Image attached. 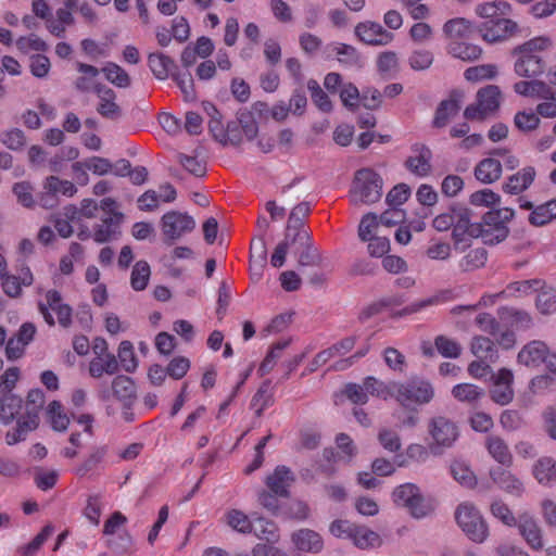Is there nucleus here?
<instances>
[{
    "instance_id": "nucleus-14",
    "label": "nucleus",
    "mask_w": 556,
    "mask_h": 556,
    "mask_svg": "<svg viewBox=\"0 0 556 556\" xmlns=\"http://www.w3.org/2000/svg\"><path fill=\"white\" fill-rule=\"evenodd\" d=\"M291 243H298L300 251L298 262L301 266H319L321 263V256L318 250L313 245L311 236L305 228L298 229L293 233Z\"/></svg>"
},
{
    "instance_id": "nucleus-35",
    "label": "nucleus",
    "mask_w": 556,
    "mask_h": 556,
    "mask_svg": "<svg viewBox=\"0 0 556 556\" xmlns=\"http://www.w3.org/2000/svg\"><path fill=\"white\" fill-rule=\"evenodd\" d=\"M533 476L540 484L556 482V462L551 457H541L533 467Z\"/></svg>"
},
{
    "instance_id": "nucleus-45",
    "label": "nucleus",
    "mask_w": 556,
    "mask_h": 556,
    "mask_svg": "<svg viewBox=\"0 0 556 556\" xmlns=\"http://www.w3.org/2000/svg\"><path fill=\"white\" fill-rule=\"evenodd\" d=\"M151 270L146 261H138L131 270L130 285L136 291H142L147 288L150 279Z\"/></svg>"
},
{
    "instance_id": "nucleus-17",
    "label": "nucleus",
    "mask_w": 556,
    "mask_h": 556,
    "mask_svg": "<svg viewBox=\"0 0 556 556\" xmlns=\"http://www.w3.org/2000/svg\"><path fill=\"white\" fill-rule=\"evenodd\" d=\"M536 177V170L533 166H525L517 173L507 177L502 189L505 193L511 195L521 194L528 190Z\"/></svg>"
},
{
    "instance_id": "nucleus-11",
    "label": "nucleus",
    "mask_w": 556,
    "mask_h": 556,
    "mask_svg": "<svg viewBox=\"0 0 556 556\" xmlns=\"http://www.w3.org/2000/svg\"><path fill=\"white\" fill-rule=\"evenodd\" d=\"M453 222L452 238L456 247L466 242L468 238H479V235H482L480 226L471 222L470 211L466 207L454 208Z\"/></svg>"
},
{
    "instance_id": "nucleus-29",
    "label": "nucleus",
    "mask_w": 556,
    "mask_h": 556,
    "mask_svg": "<svg viewBox=\"0 0 556 556\" xmlns=\"http://www.w3.org/2000/svg\"><path fill=\"white\" fill-rule=\"evenodd\" d=\"M445 36L452 40L468 39L473 33L471 23L463 17H456L447 21L443 26Z\"/></svg>"
},
{
    "instance_id": "nucleus-23",
    "label": "nucleus",
    "mask_w": 556,
    "mask_h": 556,
    "mask_svg": "<svg viewBox=\"0 0 556 556\" xmlns=\"http://www.w3.org/2000/svg\"><path fill=\"white\" fill-rule=\"evenodd\" d=\"M546 354L547 348L543 342L532 341L521 349L517 359L527 367H536L545 361Z\"/></svg>"
},
{
    "instance_id": "nucleus-21",
    "label": "nucleus",
    "mask_w": 556,
    "mask_h": 556,
    "mask_svg": "<svg viewBox=\"0 0 556 556\" xmlns=\"http://www.w3.org/2000/svg\"><path fill=\"white\" fill-rule=\"evenodd\" d=\"M520 56L515 63V72L521 77H534L541 75L545 68V62L539 54L517 52Z\"/></svg>"
},
{
    "instance_id": "nucleus-33",
    "label": "nucleus",
    "mask_w": 556,
    "mask_h": 556,
    "mask_svg": "<svg viewBox=\"0 0 556 556\" xmlns=\"http://www.w3.org/2000/svg\"><path fill=\"white\" fill-rule=\"evenodd\" d=\"M46 301L38 303V309L42 315L45 321L49 326H54L55 320L51 312L56 313L59 307L64 303L62 302V295L58 290H48L45 295Z\"/></svg>"
},
{
    "instance_id": "nucleus-55",
    "label": "nucleus",
    "mask_w": 556,
    "mask_h": 556,
    "mask_svg": "<svg viewBox=\"0 0 556 556\" xmlns=\"http://www.w3.org/2000/svg\"><path fill=\"white\" fill-rule=\"evenodd\" d=\"M53 532L54 527L52 525H46L28 544L21 546L18 552L24 556H34Z\"/></svg>"
},
{
    "instance_id": "nucleus-7",
    "label": "nucleus",
    "mask_w": 556,
    "mask_h": 556,
    "mask_svg": "<svg viewBox=\"0 0 556 556\" xmlns=\"http://www.w3.org/2000/svg\"><path fill=\"white\" fill-rule=\"evenodd\" d=\"M393 501L396 505L406 507L415 518L426 517L431 510V505L421 496L419 489L414 483H404L393 491Z\"/></svg>"
},
{
    "instance_id": "nucleus-4",
    "label": "nucleus",
    "mask_w": 556,
    "mask_h": 556,
    "mask_svg": "<svg viewBox=\"0 0 556 556\" xmlns=\"http://www.w3.org/2000/svg\"><path fill=\"white\" fill-rule=\"evenodd\" d=\"M102 216L100 223L93 227L92 238L98 243H105L121 235L123 213L117 211V203L112 198H104L100 202Z\"/></svg>"
},
{
    "instance_id": "nucleus-59",
    "label": "nucleus",
    "mask_w": 556,
    "mask_h": 556,
    "mask_svg": "<svg viewBox=\"0 0 556 556\" xmlns=\"http://www.w3.org/2000/svg\"><path fill=\"white\" fill-rule=\"evenodd\" d=\"M386 365L393 371L403 374L406 369V357L395 348H386L382 352Z\"/></svg>"
},
{
    "instance_id": "nucleus-41",
    "label": "nucleus",
    "mask_w": 556,
    "mask_h": 556,
    "mask_svg": "<svg viewBox=\"0 0 556 556\" xmlns=\"http://www.w3.org/2000/svg\"><path fill=\"white\" fill-rule=\"evenodd\" d=\"M351 540L359 548H368L379 546L381 543L377 532L364 527L355 525Z\"/></svg>"
},
{
    "instance_id": "nucleus-31",
    "label": "nucleus",
    "mask_w": 556,
    "mask_h": 556,
    "mask_svg": "<svg viewBox=\"0 0 556 556\" xmlns=\"http://www.w3.org/2000/svg\"><path fill=\"white\" fill-rule=\"evenodd\" d=\"M471 353L479 359L496 362L498 354L495 343L482 336H476L470 344Z\"/></svg>"
},
{
    "instance_id": "nucleus-47",
    "label": "nucleus",
    "mask_w": 556,
    "mask_h": 556,
    "mask_svg": "<svg viewBox=\"0 0 556 556\" xmlns=\"http://www.w3.org/2000/svg\"><path fill=\"white\" fill-rule=\"evenodd\" d=\"M328 49L336 54L340 63L346 65H354L358 63L359 55L353 46L342 42H333L328 46Z\"/></svg>"
},
{
    "instance_id": "nucleus-12",
    "label": "nucleus",
    "mask_w": 556,
    "mask_h": 556,
    "mask_svg": "<svg viewBox=\"0 0 556 556\" xmlns=\"http://www.w3.org/2000/svg\"><path fill=\"white\" fill-rule=\"evenodd\" d=\"M517 24L509 18L484 21L479 26V33L486 42L504 41L517 31Z\"/></svg>"
},
{
    "instance_id": "nucleus-56",
    "label": "nucleus",
    "mask_w": 556,
    "mask_h": 556,
    "mask_svg": "<svg viewBox=\"0 0 556 556\" xmlns=\"http://www.w3.org/2000/svg\"><path fill=\"white\" fill-rule=\"evenodd\" d=\"M497 75V67L494 64H481L468 67L464 77L468 81L477 83L484 79H492Z\"/></svg>"
},
{
    "instance_id": "nucleus-10",
    "label": "nucleus",
    "mask_w": 556,
    "mask_h": 556,
    "mask_svg": "<svg viewBox=\"0 0 556 556\" xmlns=\"http://www.w3.org/2000/svg\"><path fill=\"white\" fill-rule=\"evenodd\" d=\"M76 192L77 188L72 181L49 176L43 182V192L39 197V202L42 207L51 208L58 204V194L73 197Z\"/></svg>"
},
{
    "instance_id": "nucleus-57",
    "label": "nucleus",
    "mask_w": 556,
    "mask_h": 556,
    "mask_svg": "<svg viewBox=\"0 0 556 556\" xmlns=\"http://www.w3.org/2000/svg\"><path fill=\"white\" fill-rule=\"evenodd\" d=\"M501 315L509 321L510 326L517 329H528L532 325L530 314L522 309L503 308Z\"/></svg>"
},
{
    "instance_id": "nucleus-30",
    "label": "nucleus",
    "mask_w": 556,
    "mask_h": 556,
    "mask_svg": "<svg viewBox=\"0 0 556 556\" xmlns=\"http://www.w3.org/2000/svg\"><path fill=\"white\" fill-rule=\"evenodd\" d=\"M112 390L114 395L127 406L136 399V384L127 376L119 375L115 377L112 381Z\"/></svg>"
},
{
    "instance_id": "nucleus-60",
    "label": "nucleus",
    "mask_w": 556,
    "mask_h": 556,
    "mask_svg": "<svg viewBox=\"0 0 556 556\" xmlns=\"http://www.w3.org/2000/svg\"><path fill=\"white\" fill-rule=\"evenodd\" d=\"M434 345L443 357L457 358L462 353V346L456 340L442 334L434 339Z\"/></svg>"
},
{
    "instance_id": "nucleus-62",
    "label": "nucleus",
    "mask_w": 556,
    "mask_h": 556,
    "mask_svg": "<svg viewBox=\"0 0 556 556\" xmlns=\"http://www.w3.org/2000/svg\"><path fill=\"white\" fill-rule=\"evenodd\" d=\"M380 224V218L378 219L376 214L368 213L364 215L358 226V238L363 242H366L368 239H371L372 237L376 236L377 229Z\"/></svg>"
},
{
    "instance_id": "nucleus-49",
    "label": "nucleus",
    "mask_w": 556,
    "mask_h": 556,
    "mask_svg": "<svg viewBox=\"0 0 556 556\" xmlns=\"http://www.w3.org/2000/svg\"><path fill=\"white\" fill-rule=\"evenodd\" d=\"M76 67L77 71L83 74L75 81L76 89L83 92L89 91L92 87L93 79L100 73L99 70L93 65L85 64L81 62H77Z\"/></svg>"
},
{
    "instance_id": "nucleus-42",
    "label": "nucleus",
    "mask_w": 556,
    "mask_h": 556,
    "mask_svg": "<svg viewBox=\"0 0 556 556\" xmlns=\"http://www.w3.org/2000/svg\"><path fill=\"white\" fill-rule=\"evenodd\" d=\"M364 386L368 394L383 400L393 399V381L386 383L376 377L368 376L364 379Z\"/></svg>"
},
{
    "instance_id": "nucleus-5",
    "label": "nucleus",
    "mask_w": 556,
    "mask_h": 556,
    "mask_svg": "<svg viewBox=\"0 0 556 556\" xmlns=\"http://www.w3.org/2000/svg\"><path fill=\"white\" fill-rule=\"evenodd\" d=\"M455 519L471 541L482 543L488 539V525L473 504L469 502L459 504L455 511Z\"/></svg>"
},
{
    "instance_id": "nucleus-39",
    "label": "nucleus",
    "mask_w": 556,
    "mask_h": 556,
    "mask_svg": "<svg viewBox=\"0 0 556 556\" xmlns=\"http://www.w3.org/2000/svg\"><path fill=\"white\" fill-rule=\"evenodd\" d=\"M486 448L490 455L502 465H510L513 457L507 444L503 439L496 435H490L486 439Z\"/></svg>"
},
{
    "instance_id": "nucleus-25",
    "label": "nucleus",
    "mask_w": 556,
    "mask_h": 556,
    "mask_svg": "<svg viewBox=\"0 0 556 556\" xmlns=\"http://www.w3.org/2000/svg\"><path fill=\"white\" fill-rule=\"evenodd\" d=\"M503 172L502 163L493 157L481 160L475 167V177L482 184H492L500 179Z\"/></svg>"
},
{
    "instance_id": "nucleus-61",
    "label": "nucleus",
    "mask_w": 556,
    "mask_h": 556,
    "mask_svg": "<svg viewBox=\"0 0 556 556\" xmlns=\"http://www.w3.org/2000/svg\"><path fill=\"white\" fill-rule=\"evenodd\" d=\"M459 110L457 100L447 99L440 103L434 116V125L443 127L446 125L451 116L455 115Z\"/></svg>"
},
{
    "instance_id": "nucleus-38",
    "label": "nucleus",
    "mask_w": 556,
    "mask_h": 556,
    "mask_svg": "<svg viewBox=\"0 0 556 556\" xmlns=\"http://www.w3.org/2000/svg\"><path fill=\"white\" fill-rule=\"evenodd\" d=\"M477 101L486 114L496 111L500 106L501 90L495 85H489L478 91Z\"/></svg>"
},
{
    "instance_id": "nucleus-18",
    "label": "nucleus",
    "mask_w": 556,
    "mask_h": 556,
    "mask_svg": "<svg viewBox=\"0 0 556 556\" xmlns=\"http://www.w3.org/2000/svg\"><path fill=\"white\" fill-rule=\"evenodd\" d=\"M23 399L13 392L0 393V421L8 426L23 415Z\"/></svg>"
},
{
    "instance_id": "nucleus-52",
    "label": "nucleus",
    "mask_w": 556,
    "mask_h": 556,
    "mask_svg": "<svg viewBox=\"0 0 556 556\" xmlns=\"http://www.w3.org/2000/svg\"><path fill=\"white\" fill-rule=\"evenodd\" d=\"M488 260V253L483 248L470 250L459 262V267L464 271H471L484 266Z\"/></svg>"
},
{
    "instance_id": "nucleus-6",
    "label": "nucleus",
    "mask_w": 556,
    "mask_h": 556,
    "mask_svg": "<svg viewBox=\"0 0 556 556\" xmlns=\"http://www.w3.org/2000/svg\"><path fill=\"white\" fill-rule=\"evenodd\" d=\"M382 178L371 168L358 169L355 174L352 198L355 203L371 204L382 195Z\"/></svg>"
},
{
    "instance_id": "nucleus-51",
    "label": "nucleus",
    "mask_w": 556,
    "mask_h": 556,
    "mask_svg": "<svg viewBox=\"0 0 556 556\" xmlns=\"http://www.w3.org/2000/svg\"><path fill=\"white\" fill-rule=\"evenodd\" d=\"M307 89L311 92L312 101L321 112L329 113L332 110L329 96L321 89L317 80L309 79L307 81Z\"/></svg>"
},
{
    "instance_id": "nucleus-58",
    "label": "nucleus",
    "mask_w": 556,
    "mask_h": 556,
    "mask_svg": "<svg viewBox=\"0 0 556 556\" xmlns=\"http://www.w3.org/2000/svg\"><path fill=\"white\" fill-rule=\"evenodd\" d=\"M15 43L18 51L24 54H27L30 51L45 52L48 50L47 42L35 34L22 36L16 39Z\"/></svg>"
},
{
    "instance_id": "nucleus-9",
    "label": "nucleus",
    "mask_w": 556,
    "mask_h": 556,
    "mask_svg": "<svg viewBox=\"0 0 556 556\" xmlns=\"http://www.w3.org/2000/svg\"><path fill=\"white\" fill-rule=\"evenodd\" d=\"M429 433L433 440L430 445L432 453L438 454L439 448L451 447L458 438V429L450 419L439 416L429 424Z\"/></svg>"
},
{
    "instance_id": "nucleus-19",
    "label": "nucleus",
    "mask_w": 556,
    "mask_h": 556,
    "mask_svg": "<svg viewBox=\"0 0 556 556\" xmlns=\"http://www.w3.org/2000/svg\"><path fill=\"white\" fill-rule=\"evenodd\" d=\"M0 280L3 292L10 298H17L22 293V286H30L34 277L29 267L23 266L18 276L7 273L0 277Z\"/></svg>"
},
{
    "instance_id": "nucleus-64",
    "label": "nucleus",
    "mask_w": 556,
    "mask_h": 556,
    "mask_svg": "<svg viewBox=\"0 0 556 556\" xmlns=\"http://www.w3.org/2000/svg\"><path fill=\"white\" fill-rule=\"evenodd\" d=\"M267 249L264 238L252 240L250 245V263L251 267L256 266L262 269L266 264Z\"/></svg>"
},
{
    "instance_id": "nucleus-16",
    "label": "nucleus",
    "mask_w": 556,
    "mask_h": 556,
    "mask_svg": "<svg viewBox=\"0 0 556 556\" xmlns=\"http://www.w3.org/2000/svg\"><path fill=\"white\" fill-rule=\"evenodd\" d=\"M431 150L422 143H415L412 146V154L405 161V167L417 177H426L431 172Z\"/></svg>"
},
{
    "instance_id": "nucleus-46",
    "label": "nucleus",
    "mask_w": 556,
    "mask_h": 556,
    "mask_svg": "<svg viewBox=\"0 0 556 556\" xmlns=\"http://www.w3.org/2000/svg\"><path fill=\"white\" fill-rule=\"evenodd\" d=\"M452 394L460 402L475 403L484 395V390L472 383H459L453 387Z\"/></svg>"
},
{
    "instance_id": "nucleus-26",
    "label": "nucleus",
    "mask_w": 556,
    "mask_h": 556,
    "mask_svg": "<svg viewBox=\"0 0 556 556\" xmlns=\"http://www.w3.org/2000/svg\"><path fill=\"white\" fill-rule=\"evenodd\" d=\"M292 541L299 551L317 553L323 548L320 535L309 529H302L292 535Z\"/></svg>"
},
{
    "instance_id": "nucleus-20",
    "label": "nucleus",
    "mask_w": 556,
    "mask_h": 556,
    "mask_svg": "<svg viewBox=\"0 0 556 556\" xmlns=\"http://www.w3.org/2000/svg\"><path fill=\"white\" fill-rule=\"evenodd\" d=\"M294 478L291 470L286 466H277L273 473L267 476L265 484L268 490L281 497L289 496V488Z\"/></svg>"
},
{
    "instance_id": "nucleus-36",
    "label": "nucleus",
    "mask_w": 556,
    "mask_h": 556,
    "mask_svg": "<svg viewBox=\"0 0 556 556\" xmlns=\"http://www.w3.org/2000/svg\"><path fill=\"white\" fill-rule=\"evenodd\" d=\"M545 281L539 278L513 281L507 285L505 292L509 296H523L542 290Z\"/></svg>"
},
{
    "instance_id": "nucleus-43",
    "label": "nucleus",
    "mask_w": 556,
    "mask_h": 556,
    "mask_svg": "<svg viewBox=\"0 0 556 556\" xmlns=\"http://www.w3.org/2000/svg\"><path fill=\"white\" fill-rule=\"evenodd\" d=\"M226 522L240 533H252L253 519L240 509H230L226 514Z\"/></svg>"
},
{
    "instance_id": "nucleus-34",
    "label": "nucleus",
    "mask_w": 556,
    "mask_h": 556,
    "mask_svg": "<svg viewBox=\"0 0 556 556\" xmlns=\"http://www.w3.org/2000/svg\"><path fill=\"white\" fill-rule=\"evenodd\" d=\"M556 218V199H552L533 208L529 215V223L532 226L541 227Z\"/></svg>"
},
{
    "instance_id": "nucleus-53",
    "label": "nucleus",
    "mask_w": 556,
    "mask_h": 556,
    "mask_svg": "<svg viewBox=\"0 0 556 556\" xmlns=\"http://www.w3.org/2000/svg\"><path fill=\"white\" fill-rule=\"evenodd\" d=\"M252 525V532L258 539L266 541H274L277 539V526L275 522L263 517H255L253 518Z\"/></svg>"
},
{
    "instance_id": "nucleus-44",
    "label": "nucleus",
    "mask_w": 556,
    "mask_h": 556,
    "mask_svg": "<svg viewBox=\"0 0 556 556\" xmlns=\"http://www.w3.org/2000/svg\"><path fill=\"white\" fill-rule=\"evenodd\" d=\"M105 78L118 88H127L130 86V77L127 72L113 62H108L102 68Z\"/></svg>"
},
{
    "instance_id": "nucleus-63",
    "label": "nucleus",
    "mask_w": 556,
    "mask_h": 556,
    "mask_svg": "<svg viewBox=\"0 0 556 556\" xmlns=\"http://www.w3.org/2000/svg\"><path fill=\"white\" fill-rule=\"evenodd\" d=\"M491 514L507 527H516L518 523L508 505L502 500H496L491 504Z\"/></svg>"
},
{
    "instance_id": "nucleus-37",
    "label": "nucleus",
    "mask_w": 556,
    "mask_h": 556,
    "mask_svg": "<svg viewBox=\"0 0 556 556\" xmlns=\"http://www.w3.org/2000/svg\"><path fill=\"white\" fill-rule=\"evenodd\" d=\"M456 298H457V294L454 290H452V289L441 290L438 293H435L434 295L429 296L419 302H416V303L412 304L409 307H406L403 311V314L416 313L427 306L443 304V303L453 301Z\"/></svg>"
},
{
    "instance_id": "nucleus-2",
    "label": "nucleus",
    "mask_w": 556,
    "mask_h": 556,
    "mask_svg": "<svg viewBox=\"0 0 556 556\" xmlns=\"http://www.w3.org/2000/svg\"><path fill=\"white\" fill-rule=\"evenodd\" d=\"M434 396L432 384L419 377L406 381H393V400L402 407L415 410L428 404Z\"/></svg>"
},
{
    "instance_id": "nucleus-54",
    "label": "nucleus",
    "mask_w": 556,
    "mask_h": 556,
    "mask_svg": "<svg viewBox=\"0 0 556 556\" xmlns=\"http://www.w3.org/2000/svg\"><path fill=\"white\" fill-rule=\"evenodd\" d=\"M453 478L466 488H473L477 479L473 471L464 462H454L451 466Z\"/></svg>"
},
{
    "instance_id": "nucleus-28",
    "label": "nucleus",
    "mask_w": 556,
    "mask_h": 556,
    "mask_svg": "<svg viewBox=\"0 0 556 556\" xmlns=\"http://www.w3.org/2000/svg\"><path fill=\"white\" fill-rule=\"evenodd\" d=\"M118 370V362L114 354L94 356L89 363V374L100 378L104 374L114 375Z\"/></svg>"
},
{
    "instance_id": "nucleus-13",
    "label": "nucleus",
    "mask_w": 556,
    "mask_h": 556,
    "mask_svg": "<svg viewBox=\"0 0 556 556\" xmlns=\"http://www.w3.org/2000/svg\"><path fill=\"white\" fill-rule=\"evenodd\" d=\"M492 387L490 396L492 401L498 405H507L514 399V375L510 369L501 368L495 375L492 376Z\"/></svg>"
},
{
    "instance_id": "nucleus-32",
    "label": "nucleus",
    "mask_w": 556,
    "mask_h": 556,
    "mask_svg": "<svg viewBox=\"0 0 556 556\" xmlns=\"http://www.w3.org/2000/svg\"><path fill=\"white\" fill-rule=\"evenodd\" d=\"M148 63L153 75L160 80L166 79L169 74L173 75L176 67L173 59L163 53H150Z\"/></svg>"
},
{
    "instance_id": "nucleus-24",
    "label": "nucleus",
    "mask_w": 556,
    "mask_h": 556,
    "mask_svg": "<svg viewBox=\"0 0 556 556\" xmlns=\"http://www.w3.org/2000/svg\"><path fill=\"white\" fill-rule=\"evenodd\" d=\"M517 526L520 534L533 549L543 547L541 529L532 517L527 514L521 515Z\"/></svg>"
},
{
    "instance_id": "nucleus-48",
    "label": "nucleus",
    "mask_w": 556,
    "mask_h": 556,
    "mask_svg": "<svg viewBox=\"0 0 556 556\" xmlns=\"http://www.w3.org/2000/svg\"><path fill=\"white\" fill-rule=\"evenodd\" d=\"M47 416L50 420L52 428L56 431L66 430L70 419L67 415L64 413L63 406L58 401H52L49 403L47 408Z\"/></svg>"
},
{
    "instance_id": "nucleus-22",
    "label": "nucleus",
    "mask_w": 556,
    "mask_h": 556,
    "mask_svg": "<svg viewBox=\"0 0 556 556\" xmlns=\"http://www.w3.org/2000/svg\"><path fill=\"white\" fill-rule=\"evenodd\" d=\"M491 479L500 489L506 493L520 497L525 491L522 482L510 471L502 468L494 469L490 472Z\"/></svg>"
},
{
    "instance_id": "nucleus-15",
    "label": "nucleus",
    "mask_w": 556,
    "mask_h": 556,
    "mask_svg": "<svg viewBox=\"0 0 556 556\" xmlns=\"http://www.w3.org/2000/svg\"><path fill=\"white\" fill-rule=\"evenodd\" d=\"M355 35L359 40L371 46H386L394 38L391 31L386 30L379 23L370 21L358 23Z\"/></svg>"
},
{
    "instance_id": "nucleus-3",
    "label": "nucleus",
    "mask_w": 556,
    "mask_h": 556,
    "mask_svg": "<svg viewBox=\"0 0 556 556\" xmlns=\"http://www.w3.org/2000/svg\"><path fill=\"white\" fill-rule=\"evenodd\" d=\"M515 211L509 207L491 210L482 216V222L478 223L481 228L482 239L485 244H497L503 242L509 235L508 223L514 218Z\"/></svg>"
},
{
    "instance_id": "nucleus-8",
    "label": "nucleus",
    "mask_w": 556,
    "mask_h": 556,
    "mask_svg": "<svg viewBox=\"0 0 556 556\" xmlns=\"http://www.w3.org/2000/svg\"><path fill=\"white\" fill-rule=\"evenodd\" d=\"M161 228L167 243H173L195 228V220L187 213L169 211L161 218Z\"/></svg>"
},
{
    "instance_id": "nucleus-40",
    "label": "nucleus",
    "mask_w": 556,
    "mask_h": 556,
    "mask_svg": "<svg viewBox=\"0 0 556 556\" xmlns=\"http://www.w3.org/2000/svg\"><path fill=\"white\" fill-rule=\"evenodd\" d=\"M509 10V3L505 1H492L477 5L476 13L478 16L489 21L504 17L508 14Z\"/></svg>"
},
{
    "instance_id": "nucleus-1",
    "label": "nucleus",
    "mask_w": 556,
    "mask_h": 556,
    "mask_svg": "<svg viewBox=\"0 0 556 556\" xmlns=\"http://www.w3.org/2000/svg\"><path fill=\"white\" fill-rule=\"evenodd\" d=\"M45 404V394L40 389H33L27 393L26 401H23L24 413L17 419V426L5 434L8 445H14L24 441L27 434L39 426V414Z\"/></svg>"
},
{
    "instance_id": "nucleus-50",
    "label": "nucleus",
    "mask_w": 556,
    "mask_h": 556,
    "mask_svg": "<svg viewBox=\"0 0 556 556\" xmlns=\"http://www.w3.org/2000/svg\"><path fill=\"white\" fill-rule=\"evenodd\" d=\"M119 363L127 372H134L138 367V361L130 341L124 340L119 343L117 351Z\"/></svg>"
},
{
    "instance_id": "nucleus-27",
    "label": "nucleus",
    "mask_w": 556,
    "mask_h": 556,
    "mask_svg": "<svg viewBox=\"0 0 556 556\" xmlns=\"http://www.w3.org/2000/svg\"><path fill=\"white\" fill-rule=\"evenodd\" d=\"M447 52L455 59L471 62L480 58L482 49L463 40H452L447 45Z\"/></svg>"
}]
</instances>
